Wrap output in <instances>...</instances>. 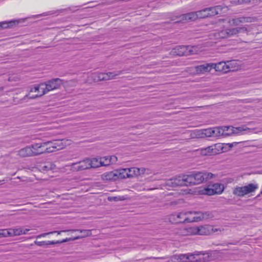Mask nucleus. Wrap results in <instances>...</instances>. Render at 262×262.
Here are the masks:
<instances>
[{"instance_id":"obj_1","label":"nucleus","mask_w":262,"mask_h":262,"mask_svg":"<svg viewBox=\"0 0 262 262\" xmlns=\"http://www.w3.org/2000/svg\"><path fill=\"white\" fill-rule=\"evenodd\" d=\"M216 175L209 172H193L189 175L179 176L169 180L167 184L172 187L199 184L214 179Z\"/></svg>"},{"instance_id":"obj_2","label":"nucleus","mask_w":262,"mask_h":262,"mask_svg":"<svg viewBox=\"0 0 262 262\" xmlns=\"http://www.w3.org/2000/svg\"><path fill=\"white\" fill-rule=\"evenodd\" d=\"M62 84V80L60 78H54L45 83H41L38 85L34 86L30 90V93L37 92L36 95L32 96H30V94L26 95L24 99H26L28 97H29L30 99H35L51 91L58 89Z\"/></svg>"},{"instance_id":"obj_3","label":"nucleus","mask_w":262,"mask_h":262,"mask_svg":"<svg viewBox=\"0 0 262 262\" xmlns=\"http://www.w3.org/2000/svg\"><path fill=\"white\" fill-rule=\"evenodd\" d=\"M197 47L190 46H179L173 48L170 52L172 55L179 56H188L197 53Z\"/></svg>"},{"instance_id":"obj_4","label":"nucleus","mask_w":262,"mask_h":262,"mask_svg":"<svg viewBox=\"0 0 262 262\" xmlns=\"http://www.w3.org/2000/svg\"><path fill=\"white\" fill-rule=\"evenodd\" d=\"M224 190V185L216 183L214 184H209L207 186L201 190L200 192L202 194L211 195L216 194H221L223 192Z\"/></svg>"},{"instance_id":"obj_5","label":"nucleus","mask_w":262,"mask_h":262,"mask_svg":"<svg viewBox=\"0 0 262 262\" xmlns=\"http://www.w3.org/2000/svg\"><path fill=\"white\" fill-rule=\"evenodd\" d=\"M257 184L250 183L244 186H237L233 191V193L237 196L242 197L250 193L254 192L258 188Z\"/></svg>"},{"instance_id":"obj_6","label":"nucleus","mask_w":262,"mask_h":262,"mask_svg":"<svg viewBox=\"0 0 262 262\" xmlns=\"http://www.w3.org/2000/svg\"><path fill=\"white\" fill-rule=\"evenodd\" d=\"M236 32V30H233V28H222L220 30L213 31L210 33V36L212 39L225 38L235 35Z\"/></svg>"},{"instance_id":"obj_7","label":"nucleus","mask_w":262,"mask_h":262,"mask_svg":"<svg viewBox=\"0 0 262 262\" xmlns=\"http://www.w3.org/2000/svg\"><path fill=\"white\" fill-rule=\"evenodd\" d=\"M232 130L230 126L217 127L208 129L206 134L212 137L226 136L231 134Z\"/></svg>"},{"instance_id":"obj_8","label":"nucleus","mask_w":262,"mask_h":262,"mask_svg":"<svg viewBox=\"0 0 262 262\" xmlns=\"http://www.w3.org/2000/svg\"><path fill=\"white\" fill-rule=\"evenodd\" d=\"M30 230L24 228L0 229V237L26 234Z\"/></svg>"},{"instance_id":"obj_9","label":"nucleus","mask_w":262,"mask_h":262,"mask_svg":"<svg viewBox=\"0 0 262 262\" xmlns=\"http://www.w3.org/2000/svg\"><path fill=\"white\" fill-rule=\"evenodd\" d=\"M64 139L46 141L47 152L51 153L63 148L66 145Z\"/></svg>"},{"instance_id":"obj_10","label":"nucleus","mask_w":262,"mask_h":262,"mask_svg":"<svg viewBox=\"0 0 262 262\" xmlns=\"http://www.w3.org/2000/svg\"><path fill=\"white\" fill-rule=\"evenodd\" d=\"M47 144L45 142L40 143H34L30 145L33 157L41 154L48 153L47 150Z\"/></svg>"},{"instance_id":"obj_11","label":"nucleus","mask_w":262,"mask_h":262,"mask_svg":"<svg viewBox=\"0 0 262 262\" xmlns=\"http://www.w3.org/2000/svg\"><path fill=\"white\" fill-rule=\"evenodd\" d=\"M90 165L89 159H86L83 161L72 163L71 169L74 171H81L90 168Z\"/></svg>"},{"instance_id":"obj_12","label":"nucleus","mask_w":262,"mask_h":262,"mask_svg":"<svg viewBox=\"0 0 262 262\" xmlns=\"http://www.w3.org/2000/svg\"><path fill=\"white\" fill-rule=\"evenodd\" d=\"M122 73L121 71L115 72L100 73L96 74L98 80H108L115 79L116 77Z\"/></svg>"},{"instance_id":"obj_13","label":"nucleus","mask_w":262,"mask_h":262,"mask_svg":"<svg viewBox=\"0 0 262 262\" xmlns=\"http://www.w3.org/2000/svg\"><path fill=\"white\" fill-rule=\"evenodd\" d=\"M191 214V213H186V212H179L170 215V221L173 223H184L186 222L185 220L186 215Z\"/></svg>"},{"instance_id":"obj_14","label":"nucleus","mask_w":262,"mask_h":262,"mask_svg":"<svg viewBox=\"0 0 262 262\" xmlns=\"http://www.w3.org/2000/svg\"><path fill=\"white\" fill-rule=\"evenodd\" d=\"M201 255L203 256L202 258L203 262H208L214 260L216 258L217 252L215 251H202Z\"/></svg>"},{"instance_id":"obj_15","label":"nucleus","mask_w":262,"mask_h":262,"mask_svg":"<svg viewBox=\"0 0 262 262\" xmlns=\"http://www.w3.org/2000/svg\"><path fill=\"white\" fill-rule=\"evenodd\" d=\"M126 170L128 178H131L144 174L146 169L143 167L139 168L134 167L129 168H126Z\"/></svg>"},{"instance_id":"obj_16","label":"nucleus","mask_w":262,"mask_h":262,"mask_svg":"<svg viewBox=\"0 0 262 262\" xmlns=\"http://www.w3.org/2000/svg\"><path fill=\"white\" fill-rule=\"evenodd\" d=\"M198 18V15H197L196 11V12H191L190 13L184 14L183 15H180L178 18L179 20H177V22L183 21L184 20L193 21Z\"/></svg>"},{"instance_id":"obj_17","label":"nucleus","mask_w":262,"mask_h":262,"mask_svg":"<svg viewBox=\"0 0 262 262\" xmlns=\"http://www.w3.org/2000/svg\"><path fill=\"white\" fill-rule=\"evenodd\" d=\"M102 166H106L115 163L117 161V157L115 156H105L100 158Z\"/></svg>"},{"instance_id":"obj_18","label":"nucleus","mask_w":262,"mask_h":262,"mask_svg":"<svg viewBox=\"0 0 262 262\" xmlns=\"http://www.w3.org/2000/svg\"><path fill=\"white\" fill-rule=\"evenodd\" d=\"M212 63H207L197 66L195 68L198 74H204L210 72L212 69Z\"/></svg>"},{"instance_id":"obj_19","label":"nucleus","mask_w":262,"mask_h":262,"mask_svg":"<svg viewBox=\"0 0 262 262\" xmlns=\"http://www.w3.org/2000/svg\"><path fill=\"white\" fill-rule=\"evenodd\" d=\"M70 231L72 232L77 231L80 233V235H79L75 237L70 238L71 241H74V240L84 238L86 237L90 236L92 235V232H91V230L73 229V230H70Z\"/></svg>"},{"instance_id":"obj_20","label":"nucleus","mask_w":262,"mask_h":262,"mask_svg":"<svg viewBox=\"0 0 262 262\" xmlns=\"http://www.w3.org/2000/svg\"><path fill=\"white\" fill-rule=\"evenodd\" d=\"M212 69H215L216 71L222 72L225 73L229 72V70H228L227 62L221 61L217 63H212Z\"/></svg>"},{"instance_id":"obj_21","label":"nucleus","mask_w":262,"mask_h":262,"mask_svg":"<svg viewBox=\"0 0 262 262\" xmlns=\"http://www.w3.org/2000/svg\"><path fill=\"white\" fill-rule=\"evenodd\" d=\"M187 253L176 254L171 256L167 262H187Z\"/></svg>"},{"instance_id":"obj_22","label":"nucleus","mask_w":262,"mask_h":262,"mask_svg":"<svg viewBox=\"0 0 262 262\" xmlns=\"http://www.w3.org/2000/svg\"><path fill=\"white\" fill-rule=\"evenodd\" d=\"M17 155L20 157H33L32 152L30 145L27 146L17 151Z\"/></svg>"},{"instance_id":"obj_23","label":"nucleus","mask_w":262,"mask_h":262,"mask_svg":"<svg viewBox=\"0 0 262 262\" xmlns=\"http://www.w3.org/2000/svg\"><path fill=\"white\" fill-rule=\"evenodd\" d=\"M102 178L103 180L106 181H116L118 180L116 170H115L104 173L102 175Z\"/></svg>"},{"instance_id":"obj_24","label":"nucleus","mask_w":262,"mask_h":262,"mask_svg":"<svg viewBox=\"0 0 262 262\" xmlns=\"http://www.w3.org/2000/svg\"><path fill=\"white\" fill-rule=\"evenodd\" d=\"M186 213H191V214L186 215L185 220L187 223L199 222L200 221V217H199V213L198 212L188 211Z\"/></svg>"},{"instance_id":"obj_25","label":"nucleus","mask_w":262,"mask_h":262,"mask_svg":"<svg viewBox=\"0 0 262 262\" xmlns=\"http://www.w3.org/2000/svg\"><path fill=\"white\" fill-rule=\"evenodd\" d=\"M55 165L52 162L45 163L39 166V170L43 172L54 170Z\"/></svg>"},{"instance_id":"obj_26","label":"nucleus","mask_w":262,"mask_h":262,"mask_svg":"<svg viewBox=\"0 0 262 262\" xmlns=\"http://www.w3.org/2000/svg\"><path fill=\"white\" fill-rule=\"evenodd\" d=\"M198 230L196 226H190L182 229L181 233L185 235L198 234Z\"/></svg>"},{"instance_id":"obj_27","label":"nucleus","mask_w":262,"mask_h":262,"mask_svg":"<svg viewBox=\"0 0 262 262\" xmlns=\"http://www.w3.org/2000/svg\"><path fill=\"white\" fill-rule=\"evenodd\" d=\"M207 9L209 10V11H207L209 13V17H210L218 14L222 11V7L221 6H216L213 7L207 8Z\"/></svg>"},{"instance_id":"obj_28","label":"nucleus","mask_w":262,"mask_h":262,"mask_svg":"<svg viewBox=\"0 0 262 262\" xmlns=\"http://www.w3.org/2000/svg\"><path fill=\"white\" fill-rule=\"evenodd\" d=\"M226 62L228 70H229V72L237 71L239 67L237 61L236 60L227 61Z\"/></svg>"},{"instance_id":"obj_29","label":"nucleus","mask_w":262,"mask_h":262,"mask_svg":"<svg viewBox=\"0 0 262 262\" xmlns=\"http://www.w3.org/2000/svg\"><path fill=\"white\" fill-rule=\"evenodd\" d=\"M89 163L90 168H95L102 166L100 158L89 159Z\"/></svg>"},{"instance_id":"obj_30","label":"nucleus","mask_w":262,"mask_h":262,"mask_svg":"<svg viewBox=\"0 0 262 262\" xmlns=\"http://www.w3.org/2000/svg\"><path fill=\"white\" fill-rule=\"evenodd\" d=\"M211 227L209 226H201L198 227V234L207 235L210 233Z\"/></svg>"},{"instance_id":"obj_31","label":"nucleus","mask_w":262,"mask_h":262,"mask_svg":"<svg viewBox=\"0 0 262 262\" xmlns=\"http://www.w3.org/2000/svg\"><path fill=\"white\" fill-rule=\"evenodd\" d=\"M201 255L200 251H195L193 253H187V262H197V260L195 259V256Z\"/></svg>"},{"instance_id":"obj_32","label":"nucleus","mask_w":262,"mask_h":262,"mask_svg":"<svg viewBox=\"0 0 262 262\" xmlns=\"http://www.w3.org/2000/svg\"><path fill=\"white\" fill-rule=\"evenodd\" d=\"M116 170L117 174L118 179H125L128 178L126 168L117 169Z\"/></svg>"},{"instance_id":"obj_33","label":"nucleus","mask_w":262,"mask_h":262,"mask_svg":"<svg viewBox=\"0 0 262 262\" xmlns=\"http://www.w3.org/2000/svg\"><path fill=\"white\" fill-rule=\"evenodd\" d=\"M228 23L232 26H238L243 23V17L233 18L228 20Z\"/></svg>"},{"instance_id":"obj_34","label":"nucleus","mask_w":262,"mask_h":262,"mask_svg":"<svg viewBox=\"0 0 262 262\" xmlns=\"http://www.w3.org/2000/svg\"><path fill=\"white\" fill-rule=\"evenodd\" d=\"M199 217H200V221L204 219H210L213 217V215L212 212H198Z\"/></svg>"},{"instance_id":"obj_35","label":"nucleus","mask_w":262,"mask_h":262,"mask_svg":"<svg viewBox=\"0 0 262 262\" xmlns=\"http://www.w3.org/2000/svg\"><path fill=\"white\" fill-rule=\"evenodd\" d=\"M207 11H209V10L207 9V8H206L201 10L196 11L198 18H204L209 17V13Z\"/></svg>"},{"instance_id":"obj_36","label":"nucleus","mask_w":262,"mask_h":262,"mask_svg":"<svg viewBox=\"0 0 262 262\" xmlns=\"http://www.w3.org/2000/svg\"><path fill=\"white\" fill-rule=\"evenodd\" d=\"M14 22L13 21L0 22V30L12 27Z\"/></svg>"},{"instance_id":"obj_37","label":"nucleus","mask_w":262,"mask_h":262,"mask_svg":"<svg viewBox=\"0 0 262 262\" xmlns=\"http://www.w3.org/2000/svg\"><path fill=\"white\" fill-rule=\"evenodd\" d=\"M126 199L125 196H109L108 200L109 201H115L118 202L120 201H123Z\"/></svg>"},{"instance_id":"obj_38","label":"nucleus","mask_w":262,"mask_h":262,"mask_svg":"<svg viewBox=\"0 0 262 262\" xmlns=\"http://www.w3.org/2000/svg\"><path fill=\"white\" fill-rule=\"evenodd\" d=\"M251 0H231L230 2L233 5H242L247 4L250 2Z\"/></svg>"},{"instance_id":"obj_39","label":"nucleus","mask_w":262,"mask_h":262,"mask_svg":"<svg viewBox=\"0 0 262 262\" xmlns=\"http://www.w3.org/2000/svg\"><path fill=\"white\" fill-rule=\"evenodd\" d=\"M71 241V238H67L66 239H64L62 241H47L48 246L50 245H54V244H61L62 243L69 242Z\"/></svg>"},{"instance_id":"obj_40","label":"nucleus","mask_w":262,"mask_h":262,"mask_svg":"<svg viewBox=\"0 0 262 262\" xmlns=\"http://www.w3.org/2000/svg\"><path fill=\"white\" fill-rule=\"evenodd\" d=\"M255 21V18L251 17H243V23H251Z\"/></svg>"},{"instance_id":"obj_41","label":"nucleus","mask_w":262,"mask_h":262,"mask_svg":"<svg viewBox=\"0 0 262 262\" xmlns=\"http://www.w3.org/2000/svg\"><path fill=\"white\" fill-rule=\"evenodd\" d=\"M233 30H236V32L235 33V35L240 32H246L247 31V29L246 27H239L233 28Z\"/></svg>"},{"instance_id":"obj_42","label":"nucleus","mask_w":262,"mask_h":262,"mask_svg":"<svg viewBox=\"0 0 262 262\" xmlns=\"http://www.w3.org/2000/svg\"><path fill=\"white\" fill-rule=\"evenodd\" d=\"M35 245L38 246H48L47 241H37L34 242Z\"/></svg>"},{"instance_id":"obj_43","label":"nucleus","mask_w":262,"mask_h":262,"mask_svg":"<svg viewBox=\"0 0 262 262\" xmlns=\"http://www.w3.org/2000/svg\"><path fill=\"white\" fill-rule=\"evenodd\" d=\"M54 233H55V232H47V233H42L40 235H37L36 237L40 238L41 237H45L47 235L52 234H54Z\"/></svg>"},{"instance_id":"obj_44","label":"nucleus","mask_w":262,"mask_h":262,"mask_svg":"<svg viewBox=\"0 0 262 262\" xmlns=\"http://www.w3.org/2000/svg\"><path fill=\"white\" fill-rule=\"evenodd\" d=\"M195 259L197 260V262L202 261V258L200 256H195Z\"/></svg>"},{"instance_id":"obj_45","label":"nucleus","mask_w":262,"mask_h":262,"mask_svg":"<svg viewBox=\"0 0 262 262\" xmlns=\"http://www.w3.org/2000/svg\"><path fill=\"white\" fill-rule=\"evenodd\" d=\"M71 231L70 230H62V231H54L55 233H57L58 234H60L62 232Z\"/></svg>"},{"instance_id":"obj_46","label":"nucleus","mask_w":262,"mask_h":262,"mask_svg":"<svg viewBox=\"0 0 262 262\" xmlns=\"http://www.w3.org/2000/svg\"><path fill=\"white\" fill-rule=\"evenodd\" d=\"M211 229L214 232L217 231L218 230L217 229H213L212 227L211 228Z\"/></svg>"},{"instance_id":"obj_47","label":"nucleus","mask_w":262,"mask_h":262,"mask_svg":"<svg viewBox=\"0 0 262 262\" xmlns=\"http://www.w3.org/2000/svg\"><path fill=\"white\" fill-rule=\"evenodd\" d=\"M210 149V147H209L206 148L205 149V151L208 150V151H209Z\"/></svg>"},{"instance_id":"obj_48","label":"nucleus","mask_w":262,"mask_h":262,"mask_svg":"<svg viewBox=\"0 0 262 262\" xmlns=\"http://www.w3.org/2000/svg\"><path fill=\"white\" fill-rule=\"evenodd\" d=\"M240 128H241V127H238L237 129H239V130H241L240 129Z\"/></svg>"}]
</instances>
